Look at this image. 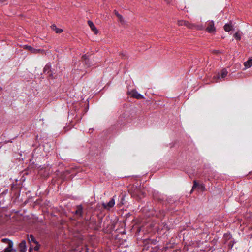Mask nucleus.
Masks as SVG:
<instances>
[{
  "instance_id": "4be33fe9",
  "label": "nucleus",
  "mask_w": 252,
  "mask_h": 252,
  "mask_svg": "<svg viewBox=\"0 0 252 252\" xmlns=\"http://www.w3.org/2000/svg\"><path fill=\"white\" fill-rule=\"evenodd\" d=\"M199 185L197 183L196 180L193 181V185L192 187V189H194V188H196L197 186H198Z\"/></svg>"
},
{
  "instance_id": "f03ea898",
  "label": "nucleus",
  "mask_w": 252,
  "mask_h": 252,
  "mask_svg": "<svg viewBox=\"0 0 252 252\" xmlns=\"http://www.w3.org/2000/svg\"><path fill=\"white\" fill-rule=\"evenodd\" d=\"M115 197V196H113V197L111 199L108 203H103L102 204L103 207L105 209L107 210H109L110 208H112L115 204V201L114 199Z\"/></svg>"
},
{
  "instance_id": "bb28decb",
  "label": "nucleus",
  "mask_w": 252,
  "mask_h": 252,
  "mask_svg": "<svg viewBox=\"0 0 252 252\" xmlns=\"http://www.w3.org/2000/svg\"><path fill=\"white\" fill-rule=\"evenodd\" d=\"M115 14H116V15L117 16V15H118V14H119L118 13V12H117L116 10H115Z\"/></svg>"
},
{
  "instance_id": "7ed1b4c3",
  "label": "nucleus",
  "mask_w": 252,
  "mask_h": 252,
  "mask_svg": "<svg viewBox=\"0 0 252 252\" xmlns=\"http://www.w3.org/2000/svg\"><path fill=\"white\" fill-rule=\"evenodd\" d=\"M206 30L209 33H212L216 31L214 21H211L208 22Z\"/></svg>"
},
{
  "instance_id": "423d86ee",
  "label": "nucleus",
  "mask_w": 252,
  "mask_h": 252,
  "mask_svg": "<svg viewBox=\"0 0 252 252\" xmlns=\"http://www.w3.org/2000/svg\"><path fill=\"white\" fill-rule=\"evenodd\" d=\"M51 64L50 63H47L43 69V72L44 73L48 74L49 76L52 77V72L51 70Z\"/></svg>"
},
{
  "instance_id": "4468645a",
  "label": "nucleus",
  "mask_w": 252,
  "mask_h": 252,
  "mask_svg": "<svg viewBox=\"0 0 252 252\" xmlns=\"http://www.w3.org/2000/svg\"><path fill=\"white\" fill-rule=\"evenodd\" d=\"M51 29L55 31L57 33H60L63 32V30L61 29L57 28L55 25H52L51 26Z\"/></svg>"
},
{
  "instance_id": "f3484780",
  "label": "nucleus",
  "mask_w": 252,
  "mask_h": 252,
  "mask_svg": "<svg viewBox=\"0 0 252 252\" xmlns=\"http://www.w3.org/2000/svg\"><path fill=\"white\" fill-rule=\"evenodd\" d=\"M234 37L237 40L241 39V35L239 32H236L234 35Z\"/></svg>"
},
{
  "instance_id": "0eeeda50",
  "label": "nucleus",
  "mask_w": 252,
  "mask_h": 252,
  "mask_svg": "<svg viewBox=\"0 0 252 252\" xmlns=\"http://www.w3.org/2000/svg\"><path fill=\"white\" fill-rule=\"evenodd\" d=\"M19 249L20 252H26L27 250L26 242V241L23 240L19 244Z\"/></svg>"
},
{
  "instance_id": "6e6552de",
  "label": "nucleus",
  "mask_w": 252,
  "mask_h": 252,
  "mask_svg": "<svg viewBox=\"0 0 252 252\" xmlns=\"http://www.w3.org/2000/svg\"><path fill=\"white\" fill-rule=\"evenodd\" d=\"M27 240L28 241L29 244L31 245H32V243H33L34 244H37L39 243L35 238V237L33 235H27Z\"/></svg>"
},
{
  "instance_id": "9b49d317",
  "label": "nucleus",
  "mask_w": 252,
  "mask_h": 252,
  "mask_svg": "<svg viewBox=\"0 0 252 252\" xmlns=\"http://www.w3.org/2000/svg\"><path fill=\"white\" fill-rule=\"evenodd\" d=\"M13 243L10 242L8 246L4 250V252H16V250L13 249Z\"/></svg>"
},
{
  "instance_id": "412c9836",
  "label": "nucleus",
  "mask_w": 252,
  "mask_h": 252,
  "mask_svg": "<svg viewBox=\"0 0 252 252\" xmlns=\"http://www.w3.org/2000/svg\"><path fill=\"white\" fill-rule=\"evenodd\" d=\"M117 17L119 18V21L122 23H123L124 22V20H123V17L120 14H118L117 15Z\"/></svg>"
},
{
  "instance_id": "dca6fc26",
  "label": "nucleus",
  "mask_w": 252,
  "mask_h": 252,
  "mask_svg": "<svg viewBox=\"0 0 252 252\" xmlns=\"http://www.w3.org/2000/svg\"><path fill=\"white\" fill-rule=\"evenodd\" d=\"M232 26L230 24H226L224 26V30L226 32H229L232 30Z\"/></svg>"
},
{
  "instance_id": "ddd939ff",
  "label": "nucleus",
  "mask_w": 252,
  "mask_h": 252,
  "mask_svg": "<svg viewBox=\"0 0 252 252\" xmlns=\"http://www.w3.org/2000/svg\"><path fill=\"white\" fill-rule=\"evenodd\" d=\"M24 48L27 49L28 50L31 51L32 53H35L38 52V50L33 48L31 46L25 45Z\"/></svg>"
},
{
  "instance_id": "f8f14e48",
  "label": "nucleus",
  "mask_w": 252,
  "mask_h": 252,
  "mask_svg": "<svg viewBox=\"0 0 252 252\" xmlns=\"http://www.w3.org/2000/svg\"><path fill=\"white\" fill-rule=\"evenodd\" d=\"M244 65L246 68H250L252 65V58H250L249 60L244 62Z\"/></svg>"
},
{
  "instance_id": "aec40b11",
  "label": "nucleus",
  "mask_w": 252,
  "mask_h": 252,
  "mask_svg": "<svg viewBox=\"0 0 252 252\" xmlns=\"http://www.w3.org/2000/svg\"><path fill=\"white\" fill-rule=\"evenodd\" d=\"M40 247V245L39 244V243H38L37 244H36V246L34 248H33V249H34L36 251H38L39 250Z\"/></svg>"
},
{
  "instance_id": "cd10ccee",
  "label": "nucleus",
  "mask_w": 252,
  "mask_h": 252,
  "mask_svg": "<svg viewBox=\"0 0 252 252\" xmlns=\"http://www.w3.org/2000/svg\"><path fill=\"white\" fill-rule=\"evenodd\" d=\"M6 0H0V2H4V1H6Z\"/></svg>"
},
{
  "instance_id": "a211bd4d",
  "label": "nucleus",
  "mask_w": 252,
  "mask_h": 252,
  "mask_svg": "<svg viewBox=\"0 0 252 252\" xmlns=\"http://www.w3.org/2000/svg\"><path fill=\"white\" fill-rule=\"evenodd\" d=\"M184 25L186 26V27L190 29H192L194 27V26L192 24L189 23L188 21H186V23H185Z\"/></svg>"
},
{
  "instance_id": "39448f33",
  "label": "nucleus",
  "mask_w": 252,
  "mask_h": 252,
  "mask_svg": "<svg viewBox=\"0 0 252 252\" xmlns=\"http://www.w3.org/2000/svg\"><path fill=\"white\" fill-rule=\"evenodd\" d=\"M83 207L81 205H77L76 207V210L75 211L74 214L79 218L83 217Z\"/></svg>"
},
{
  "instance_id": "9d476101",
  "label": "nucleus",
  "mask_w": 252,
  "mask_h": 252,
  "mask_svg": "<svg viewBox=\"0 0 252 252\" xmlns=\"http://www.w3.org/2000/svg\"><path fill=\"white\" fill-rule=\"evenodd\" d=\"M82 62L83 64H85V66L87 67H89L90 66V63H89L88 56H87V55H84L82 56Z\"/></svg>"
},
{
  "instance_id": "5701e85b",
  "label": "nucleus",
  "mask_w": 252,
  "mask_h": 252,
  "mask_svg": "<svg viewBox=\"0 0 252 252\" xmlns=\"http://www.w3.org/2000/svg\"><path fill=\"white\" fill-rule=\"evenodd\" d=\"M185 23H186V21L181 20L178 21V25L180 26L184 25Z\"/></svg>"
},
{
  "instance_id": "393cba45",
  "label": "nucleus",
  "mask_w": 252,
  "mask_h": 252,
  "mask_svg": "<svg viewBox=\"0 0 252 252\" xmlns=\"http://www.w3.org/2000/svg\"><path fill=\"white\" fill-rule=\"evenodd\" d=\"M32 250L33 246L32 245H31V246L29 248V252H32Z\"/></svg>"
},
{
  "instance_id": "a878e982",
  "label": "nucleus",
  "mask_w": 252,
  "mask_h": 252,
  "mask_svg": "<svg viewBox=\"0 0 252 252\" xmlns=\"http://www.w3.org/2000/svg\"><path fill=\"white\" fill-rule=\"evenodd\" d=\"M219 52H219V51H218V50H214V51H213V53H215V54H218V53H219Z\"/></svg>"
},
{
  "instance_id": "20e7f679",
  "label": "nucleus",
  "mask_w": 252,
  "mask_h": 252,
  "mask_svg": "<svg viewBox=\"0 0 252 252\" xmlns=\"http://www.w3.org/2000/svg\"><path fill=\"white\" fill-rule=\"evenodd\" d=\"M129 94L133 98L137 99H140L144 98L143 96L138 93L135 90H132L129 93Z\"/></svg>"
},
{
  "instance_id": "1a4fd4ad",
  "label": "nucleus",
  "mask_w": 252,
  "mask_h": 252,
  "mask_svg": "<svg viewBox=\"0 0 252 252\" xmlns=\"http://www.w3.org/2000/svg\"><path fill=\"white\" fill-rule=\"evenodd\" d=\"M88 24L90 28H91V30L95 34H97L98 32V31L97 29V28L95 27V25L94 24V23L89 20L88 21Z\"/></svg>"
},
{
  "instance_id": "6ab92c4d",
  "label": "nucleus",
  "mask_w": 252,
  "mask_h": 252,
  "mask_svg": "<svg viewBox=\"0 0 252 252\" xmlns=\"http://www.w3.org/2000/svg\"><path fill=\"white\" fill-rule=\"evenodd\" d=\"M1 241L3 243H7L8 246H9V244H10V242H13L11 240L8 239V238H3V239H2Z\"/></svg>"
},
{
  "instance_id": "2eb2a0df",
  "label": "nucleus",
  "mask_w": 252,
  "mask_h": 252,
  "mask_svg": "<svg viewBox=\"0 0 252 252\" xmlns=\"http://www.w3.org/2000/svg\"><path fill=\"white\" fill-rule=\"evenodd\" d=\"M135 195H137L139 198H141L140 196H144V193L141 191L139 189H137V191L133 193L132 195L134 196Z\"/></svg>"
},
{
  "instance_id": "c85d7f7f",
  "label": "nucleus",
  "mask_w": 252,
  "mask_h": 252,
  "mask_svg": "<svg viewBox=\"0 0 252 252\" xmlns=\"http://www.w3.org/2000/svg\"><path fill=\"white\" fill-rule=\"evenodd\" d=\"M2 90V88L1 86H0V91H1Z\"/></svg>"
},
{
  "instance_id": "f257e3e1",
  "label": "nucleus",
  "mask_w": 252,
  "mask_h": 252,
  "mask_svg": "<svg viewBox=\"0 0 252 252\" xmlns=\"http://www.w3.org/2000/svg\"><path fill=\"white\" fill-rule=\"evenodd\" d=\"M228 73V72L226 69L223 68L221 70L220 74L218 73L216 76H214L213 79L215 80L216 82H218V80H219L220 78H221V79H224L225 78L227 75Z\"/></svg>"
},
{
  "instance_id": "b1692460",
  "label": "nucleus",
  "mask_w": 252,
  "mask_h": 252,
  "mask_svg": "<svg viewBox=\"0 0 252 252\" xmlns=\"http://www.w3.org/2000/svg\"><path fill=\"white\" fill-rule=\"evenodd\" d=\"M121 203L119 204V206H121L123 204V201L125 200V198L124 197H122L121 199Z\"/></svg>"
}]
</instances>
